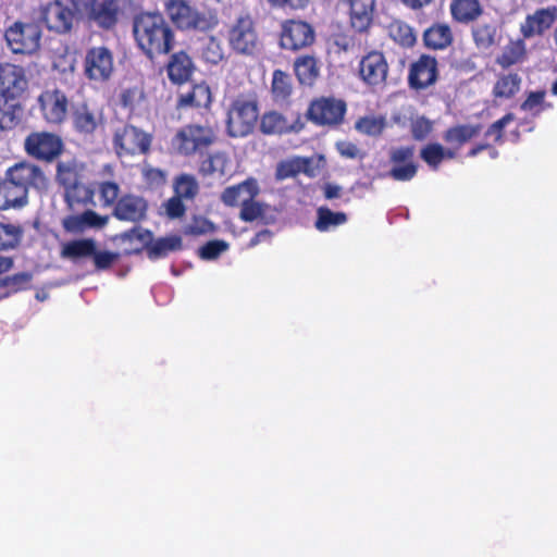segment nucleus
Returning <instances> with one entry per match:
<instances>
[{"instance_id":"obj_27","label":"nucleus","mask_w":557,"mask_h":557,"mask_svg":"<svg viewBox=\"0 0 557 557\" xmlns=\"http://www.w3.org/2000/svg\"><path fill=\"white\" fill-rule=\"evenodd\" d=\"M350 8V23L358 32L368 29L372 22L374 0H344Z\"/></svg>"},{"instance_id":"obj_13","label":"nucleus","mask_w":557,"mask_h":557,"mask_svg":"<svg viewBox=\"0 0 557 557\" xmlns=\"http://www.w3.org/2000/svg\"><path fill=\"white\" fill-rule=\"evenodd\" d=\"M62 140L59 136L38 132L27 136L25 149L28 154L42 160H52L62 151Z\"/></svg>"},{"instance_id":"obj_60","label":"nucleus","mask_w":557,"mask_h":557,"mask_svg":"<svg viewBox=\"0 0 557 557\" xmlns=\"http://www.w3.org/2000/svg\"><path fill=\"white\" fill-rule=\"evenodd\" d=\"M165 212L170 218H178L184 214L185 207L182 203V198L176 196L172 197L165 203Z\"/></svg>"},{"instance_id":"obj_47","label":"nucleus","mask_w":557,"mask_h":557,"mask_svg":"<svg viewBox=\"0 0 557 557\" xmlns=\"http://www.w3.org/2000/svg\"><path fill=\"white\" fill-rule=\"evenodd\" d=\"M174 191L178 198L191 199L198 193V184L194 176L183 174L175 180Z\"/></svg>"},{"instance_id":"obj_45","label":"nucleus","mask_w":557,"mask_h":557,"mask_svg":"<svg viewBox=\"0 0 557 557\" xmlns=\"http://www.w3.org/2000/svg\"><path fill=\"white\" fill-rule=\"evenodd\" d=\"M389 36L403 46H411L416 41L413 32L409 25L401 21H394L388 26Z\"/></svg>"},{"instance_id":"obj_39","label":"nucleus","mask_w":557,"mask_h":557,"mask_svg":"<svg viewBox=\"0 0 557 557\" xmlns=\"http://www.w3.org/2000/svg\"><path fill=\"white\" fill-rule=\"evenodd\" d=\"M182 248V238L177 235H170L157 239L149 247V255L153 258L164 257L169 252L180 250Z\"/></svg>"},{"instance_id":"obj_17","label":"nucleus","mask_w":557,"mask_h":557,"mask_svg":"<svg viewBox=\"0 0 557 557\" xmlns=\"http://www.w3.org/2000/svg\"><path fill=\"white\" fill-rule=\"evenodd\" d=\"M72 120L76 131L91 134L103 124L104 116L100 107L85 101L74 107Z\"/></svg>"},{"instance_id":"obj_11","label":"nucleus","mask_w":557,"mask_h":557,"mask_svg":"<svg viewBox=\"0 0 557 557\" xmlns=\"http://www.w3.org/2000/svg\"><path fill=\"white\" fill-rule=\"evenodd\" d=\"M40 17L48 29L63 34L73 26L74 11L62 0H53L40 7Z\"/></svg>"},{"instance_id":"obj_29","label":"nucleus","mask_w":557,"mask_h":557,"mask_svg":"<svg viewBox=\"0 0 557 557\" xmlns=\"http://www.w3.org/2000/svg\"><path fill=\"white\" fill-rule=\"evenodd\" d=\"M521 86V77L516 73L499 75L493 86V97L499 100L512 98Z\"/></svg>"},{"instance_id":"obj_51","label":"nucleus","mask_w":557,"mask_h":557,"mask_svg":"<svg viewBox=\"0 0 557 557\" xmlns=\"http://www.w3.org/2000/svg\"><path fill=\"white\" fill-rule=\"evenodd\" d=\"M265 206L255 199L242 206L240 219L247 222L255 221L263 215Z\"/></svg>"},{"instance_id":"obj_49","label":"nucleus","mask_w":557,"mask_h":557,"mask_svg":"<svg viewBox=\"0 0 557 557\" xmlns=\"http://www.w3.org/2000/svg\"><path fill=\"white\" fill-rule=\"evenodd\" d=\"M228 247V244L224 240H211L199 248V257L202 260H214L225 252Z\"/></svg>"},{"instance_id":"obj_32","label":"nucleus","mask_w":557,"mask_h":557,"mask_svg":"<svg viewBox=\"0 0 557 557\" xmlns=\"http://www.w3.org/2000/svg\"><path fill=\"white\" fill-rule=\"evenodd\" d=\"M423 161L432 169H437L442 161L453 159L456 157V151L445 149L440 144H429L420 152Z\"/></svg>"},{"instance_id":"obj_55","label":"nucleus","mask_w":557,"mask_h":557,"mask_svg":"<svg viewBox=\"0 0 557 557\" xmlns=\"http://www.w3.org/2000/svg\"><path fill=\"white\" fill-rule=\"evenodd\" d=\"M58 181L64 186L65 191L78 183L75 170L67 164L58 165Z\"/></svg>"},{"instance_id":"obj_21","label":"nucleus","mask_w":557,"mask_h":557,"mask_svg":"<svg viewBox=\"0 0 557 557\" xmlns=\"http://www.w3.org/2000/svg\"><path fill=\"white\" fill-rule=\"evenodd\" d=\"M436 75V60L429 55H422L414 63H412L409 74V82L414 88H425L435 82Z\"/></svg>"},{"instance_id":"obj_4","label":"nucleus","mask_w":557,"mask_h":557,"mask_svg":"<svg viewBox=\"0 0 557 557\" xmlns=\"http://www.w3.org/2000/svg\"><path fill=\"white\" fill-rule=\"evenodd\" d=\"M258 119V107L252 100L235 99L227 111V132L233 137H244L250 134Z\"/></svg>"},{"instance_id":"obj_44","label":"nucleus","mask_w":557,"mask_h":557,"mask_svg":"<svg viewBox=\"0 0 557 557\" xmlns=\"http://www.w3.org/2000/svg\"><path fill=\"white\" fill-rule=\"evenodd\" d=\"M22 233L18 225L0 223V250L16 247L22 238Z\"/></svg>"},{"instance_id":"obj_61","label":"nucleus","mask_w":557,"mask_h":557,"mask_svg":"<svg viewBox=\"0 0 557 557\" xmlns=\"http://www.w3.org/2000/svg\"><path fill=\"white\" fill-rule=\"evenodd\" d=\"M431 122L424 117H419L412 123V134L417 139L424 138L431 132Z\"/></svg>"},{"instance_id":"obj_7","label":"nucleus","mask_w":557,"mask_h":557,"mask_svg":"<svg viewBox=\"0 0 557 557\" xmlns=\"http://www.w3.org/2000/svg\"><path fill=\"white\" fill-rule=\"evenodd\" d=\"M84 74L95 83L109 81L114 72V58L107 47L98 46L89 48L84 58Z\"/></svg>"},{"instance_id":"obj_2","label":"nucleus","mask_w":557,"mask_h":557,"mask_svg":"<svg viewBox=\"0 0 557 557\" xmlns=\"http://www.w3.org/2000/svg\"><path fill=\"white\" fill-rule=\"evenodd\" d=\"M166 12L176 27L184 30L209 32L219 23L215 14L200 12L183 1H170Z\"/></svg>"},{"instance_id":"obj_34","label":"nucleus","mask_w":557,"mask_h":557,"mask_svg":"<svg viewBox=\"0 0 557 557\" xmlns=\"http://www.w3.org/2000/svg\"><path fill=\"white\" fill-rule=\"evenodd\" d=\"M424 41L428 47L443 49L451 41V33L448 26L438 24L430 27L424 33Z\"/></svg>"},{"instance_id":"obj_53","label":"nucleus","mask_w":557,"mask_h":557,"mask_svg":"<svg viewBox=\"0 0 557 557\" xmlns=\"http://www.w3.org/2000/svg\"><path fill=\"white\" fill-rule=\"evenodd\" d=\"M417 173V165L409 161L406 163L395 164L389 172V175L396 181H409Z\"/></svg>"},{"instance_id":"obj_5","label":"nucleus","mask_w":557,"mask_h":557,"mask_svg":"<svg viewBox=\"0 0 557 557\" xmlns=\"http://www.w3.org/2000/svg\"><path fill=\"white\" fill-rule=\"evenodd\" d=\"M5 40L12 52L33 54L40 47L41 29L35 23L15 22L5 30Z\"/></svg>"},{"instance_id":"obj_42","label":"nucleus","mask_w":557,"mask_h":557,"mask_svg":"<svg viewBox=\"0 0 557 557\" xmlns=\"http://www.w3.org/2000/svg\"><path fill=\"white\" fill-rule=\"evenodd\" d=\"M347 218L343 212H333L330 209L320 208L318 210L315 227L321 232H325L331 227L344 224Z\"/></svg>"},{"instance_id":"obj_10","label":"nucleus","mask_w":557,"mask_h":557,"mask_svg":"<svg viewBox=\"0 0 557 557\" xmlns=\"http://www.w3.org/2000/svg\"><path fill=\"white\" fill-rule=\"evenodd\" d=\"M42 117L50 124H61L69 111L66 95L59 88H47L38 96Z\"/></svg>"},{"instance_id":"obj_33","label":"nucleus","mask_w":557,"mask_h":557,"mask_svg":"<svg viewBox=\"0 0 557 557\" xmlns=\"http://www.w3.org/2000/svg\"><path fill=\"white\" fill-rule=\"evenodd\" d=\"M95 249V240L90 238L76 239L62 246V256L70 259H78L91 256Z\"/></svg>"},{"instance_id":"obj_19","label":"nucleus","mask_w":557,"mask_h":557,"mask_svg":"<svg viewBox=\"0 0 557 557\" xmlns=\"http://www.w3.org/2000/svg\"><path fill=\"white\" fill-rule=\"evenodd\" d=\"M27 82L20 67L7 65L0 70V94L8 100H14L26 89Z\"/></svg>"},{"instance_id":"obj_50","label":"nucleus","mask_w":557,"mask_h":557,"mask_svg":"<svg viewBox=\"0 0 557 557\" xmlns=\"http://www.w3.org/2000/svg\"><path fill=\"white\" fill-rule=\"evenodd\" d=\"M215 231L214 224L202 216H195L185 227V233L190 235H205Z\"/></svg>"},{"instance_id":"obj_37","label":"nucleus","mask_w":557,"mask_h":557,"mask_svg":"<svg viewBox=\"0 0 557 557\" xmlns=\"http://www.w3.org/2000/svg\"><path fill=\"white\" fill-rule=\"evenodd\" d=\"M293 85L287 73L275 70L272 74L271 92L275 100H285L292 94Z\"/></svg>"},{"instance_id":"obj_54","label":"nucleus","mask_w":557,"mask_h":557,"mask_svg":"<svg viewBox=\"0 0 557 557\" xmlns=\"http://www.w3.org/2000/svg\"><path fill=\"white\" fill-rule=\"evenodd\" d=\"M30 281V275L27 273H18L5 278L0 280V286H4L9 288V292L4 295H9L10 293L17 292L24 285H26Z\"/></svg>"},{"instance_id":"obj_35","label":"nucleus","mask_w":557,"mask_h":557,"mask_svg":"<svg viewBox=\"0 0 557 557\" xmlns=\"http://www.w3.org/2000/svg\"><path fill=\"white\" fill-rule=\"evenodd\" d=\"M525 55V44L518 39L515 41H510L502 51L500 55L497 58V62L499 65L504 67H508L516 63H519L523 60Z\"/></svg>"},{"instance_id":"obj_59","label":"nucleus","mask_w":557,"mask_h":557,"mask_svg":"<svg viewBox=\"0 0 557 557\" xmlns=\"http://www.w3.org/2000/svg\"><path fill=\"white\" fill-rule=\"evenodd\" d=\"M98 269L109 268L116 259L117 253L110 251H96L91 255Z\"/></svg>"},{"instance_id":"obj_22","label":"nucleus","mask_w":557,"mask_h":557,"mask_svg":"<svg viewBox=\"0 0 557 557\" xmlns=\"http://www.w3.org/2000/svg\"><path fill=\"white\" fill-rule=\"evenodd\" d=\"M304 123L300 119H296L293 123H289L286 117L276 112H265L260 119V129L263 134H283V133H298L302 129Z\"/></svg>"},{"instance_id":"obj_40","label":"nucleus","mask_w":557,"mask_h":557,"mask_svg":"<svg viewBox=\"0 0 557 557\" xmlns=\"http://www.w3.org/2000/svg\"><path fill=\"white\" fill-rule=\"evenodd\" d=\"M386 121L382 115L369 114L356 122V129L364 135L377 136L385 128Z\"/></svg>"},{"instance_id":"obj_30","label":"nucleus","mask_w":557,"mask_h":557,"mask_svg":"<svg viewBox=\"0 0 557 557\" xmlns=\"http://www.w3.org/2000/svg\"><path fill=\"white\" fill-rule=\"evenodd\" d=\"M450 12L456 21L467 23L479 17L482 8L478 0H453Z\"/></svg>"},{"instance_id":"obj_3","label":"nucleus","mask_w":557,"mask_h":557,"mask_svg":"<svg viewBox=\"0 0 557 557\" xmlns=\"http://www.w3.org/2000/svg\"><path fill=\"white\" fill-rule=\"evenodd\" d=\"M113 149L121 160L138 154H146L150 150L152 135L133 125H124L113 134Z\"/></svg>"},{"instance_id":"obj_56","label":"nucleus","mask_w":557,"mask_h":557,"mask_svg":"<svg viewBox=\"0 0 557 557\" xmlns=\"http://www.w3.org/2000/svg\"><path fill=\"white\" fill-rule=\"evenodd\" d=\"M9 191L8 187H2V185L0 186V210L23 207V190H20V193H16L15 197H10L8 200L5 195Z\"/></svg>"},{"instance_id":"obj_43","label":"nucleus","mask_w":557,"mask_h":557,"mask_svg":"<svg viewBox=\"0 0 557 557\" xmlns=\"http://www.w3.org/2000/svg\"><path fill=\"white\" fill-rule=\"evenodd\" d=\"M201 58L211 64L220 63L224 58V50L221 45V41L213 36H210L205 39V42L201 47Z\"/></svg>"},{"instance_id":"obj_64","label":"nucleus","mask_w":557,"mask_h":557,"mask_svg":"<svg viewBox=\"0 0 557 557\" xmlns=\"http://www.w3.org/2000/svg\"><path fill=\"white\" fill-rule=\"evenodd\" d=\"M338 152L346 158L355 159L359 157V150L356 145L349 141H341L336 144Z\"/></svg>"},{"instance_id":"obj_20","label":"nucleus","mask_w":557,"mask_h":557,"mask_svg":"<svg viewBox=\"0 0 557 557\" xmlns=\"http://www.w3.org/2000/svg\"><path fill=\"white\" fill-rule=\"evenodd\" d=\"M260 188L257 180L250 177L240 184L227 187L221 196L222 201L230 207L244 206L255 199Z\"/></svg>"},{"instance_id":"obj_1","label":"nucleus","mask_w":557,"mask_h":557,"mask_svg":"<svg viewBox=\"0 0 557 557\" xmlns=\"http://www.w3.org/2000/svg\"><path fill=\"white\" fill-rule=\"evenodd\" d=\"M134 35L138 46L150 57L168 52L173 35L163 16L158 13H143L134 23Z\"/></svg>"},{"instance_id":"obj_26","label":"nucleus","mask_w":557,"mask_h":557,"mask_svg":"<svg viewBox=\"0 0 557 557\" xmlns=\"http://www.w3.org/2000/svg\"><path fill=\"white\" fill-rule=\"evenodd\" d=\"M107 222L108 216H101L88 210L82 214L65 218L62 224L67 232L82 233L88 228H101Z\"/></svg>"},{"instance_id":"obj_31","label":"nucleus","mask_w":557,"mask_h":557,"mask_svg":"<svg viewBox=\"0 0 557 557\" xmlns=\"http://www.w3.org/2000/svg\"><path fill=\"white\" fill-rule=\"evenodd\" d=\"M201 171L208 175L223 177L231 173L232 163L224 153H214L202 162Z\"/></svg>"},{"instance_id":"obj_62","label":"nucleus","mask_w":557,"mask_h":557,"mask_svg":"<svg viewBox=\"0 0 557 557\" xmlns=\"http://www.w3.org/2000/svg\"><path fill=\"white\" fill-rule=\"evenodd\" d=\"M513 121L512 114H506L500 120L496 121L487 131V136H493L495 140H499L502 138L503 128Z\"/></svg>"},{"instance_id":"obj_9","label":"nucleus","mask_w":557,"mask_h":557,"mask_svg":"<svg viewBox=\"0 0 557 557\" xmlns=\"http://www.w3.org/2000/svg\"><path fill=\"white\" fill-rule=\"evenodd\" d=\"M8 177L17 186L16 193L23 190V203L27 202V190L34 187L42 190L47 187V177L44 172L35 164L18 163L8 171Z\"/></svg>"},{"instance_id":"obj_48","label":"nucleus","mask_w":557,"mask_h":557,"mask_svg":"<svg viewBox=\"0 0 557 557\" xmlns=\"http://www.w3.org/2000/svg\"><path fill=\"white\" fill-rule=\"evenodd\" d=\"M92 190L81 183L74 184L65 191V199L72 207L74 203H87L92 200Z\"/></svg>"},{"instance_id":"obj_15","label":"nucleus","mask_w":557,"mask_h":557,"mask_svg":"<svg viewBox=\"0 0 557 557\" xmlns=\"http://www.w3.org/2000/svg\"><path fill=\"white\" fill-rule=\"evenodd\" d=\"M313 40L314 32L306 22L288 21L282 26L281 46L284 49H301L311 45Z\"/></svg>"},{"instance_id":"obj_25","label":"nucleus","mask_w":557,"mask_h":557,"mask_svg":"<svg viewBox=\"0 0 557 557\" xmlns=\"http://www.w3.org/2000/svg\"><path fill=\"white\" fill-rule=\"evenodd\" d=\"M321 64L314 55L302 54L294 61V72L299 84L313 86L320 76Z\"/></svg>"},{"instance_id":"obj_6","label":"nucleus","mask_w":557,"mask_h":557,"mask_svg":"<svg viewBox=\"0 0 557 557\" xmlns=\"http://www.w3.org/2000/svg\"><path fill=\"white\" fill-rule=\"evenodd\" d=\"M214 139L211 128L199 125H187L176 132L171 140V148L180 154H193L209 146Z\"/></svg>"},{"instance_id":"obj_14","label":"nucleus","mask_w":557,"mask_h":557,"mask_svg":"<svg viewBox=\"0 0 557 557\" xmlns=\"http://www.w3.org/2000/svg\"><path fill=\"white\" fill-rule=\"evenodd\" d=\"M388 64L382 52L371 51L359 62V76L369 86H382L387 77Z\"/></svg>"},{"instance_id":"obj_24","label":"nucleus","mask_w":557,"mask_h":557,"mask_svg":"<svg viewBox=\"0 0 557 557\" xmlns=\"http://www.w3.org/2000/svg\"><path fill=\"white\" fill-rule=\"evenodd\" d=\"M212 102V91L206 82H200L193 87L178 95V108H209Z\"/></svg>"},{"instance_id":"obj_38","label":"nucleus","mask_w":557,"mask_h":557,"mask_svg":"<svg viewBox=\"0 0 557 557\" xmlns=\"http://www.w3.org/2000/svg\"><path fill=\"white\" fill-rule=\"evenodd\" d=\"M481 132L479 125H460L448 129L444 136L449 144H456L458 147L475 137Z\"/></svg>"},{"instance_id":"obj_52","label":"nucleus","mask_w":557,"mask_h":557,"mask_svg":"<svg viewBox=\"0 0 557 557\" xmlns=\"http://www.w3.org/2000/svg\"><path fill=\"white\" fill-rule=\"evenodd\" d=\"M475 42L482 47L487 48L495 44L496 29L490 25H482L474 30Z\"/></svg>"},{"instance_id":"obj_41","label":"nucleus","mask_w":557,"mask_h":557,"mask_svg":"<svg viewBox=\"0 0 557 557\" xmlns=\"http://www.w3.org/2000/svg\"><path fill=\"white\" fill-rule=\"evenodd\" d=\"M22 107L17 103H11L5 100L4 104L0 107V128L11 129L16 126L22 117Z\"/></svg>"},{"instance_id":"obj_36","label":"nucleus","mask_w":557,"mask_h":557,"mask_svg":"<svg viewBox=\"0 0 557 557\" xmlns=\"http://www.w3.org/2000/svg\"><path fill=\"white\" fill-rule=\"evenodd\" d=\"M309 160L301 157H294L277 164L275 176L277 180L293 177L300 172H306Z\"/></svg>"},{"instance_id":"obj_16","label":"nucleus","mask_w":557,"mask_h":557,"mask_svg":"<svg viewBox=\"0 0 557 557\" xmlns=\"http://www.w3.org/2000/svg\"><path fill=\"white\" fill-rule=\"evenodd\" d=\"M87 18L102 28H112L120 14V0H90L85 4Z\"/></svg>"},{"instance_id":"obj_28","label":"nucleus","mask_w":557,"mask_h":557,"mask_svg":"<svg viewBox=\"0 0 557 557\" xmlns=\"http://www.w3.org/2000/svg\"><path fill=\"white\" fill-rule=\"evenodd\" d=\"M146 210L147 203L143 198L128 195L120 199L115 207L114 214L120 220L135 222L145 216Z\"/></svg>"},{"instance_id":"obj_8","label":"nucleus","mask_w":557,"mask_h":557,"mask_svg":"<svg viewBox=\"0 0 557 557\" xmlns=\"http://www.w3.org/2000/svg\"><path fill=\"white\" fill-rule=\"evenodd\" d=\"M227 41L236 53L251 55L259 47L253 22L249 16H240L231 24Z\"/></svg>"},{"instance_id":"obj_58","label":"nucleus","mask_w":557,"mask_h":557,"mask_svg":"<svg viewBox=\"0 0 557 557\" xmlns=\"http://www.w3.org/2000/svg\"><path fill=\"white\" fill-rule=\"evenodd\" d=\"M119 195V186L115 183L107 182L100 186V196L104 205H112Z\"/></svg>"},{"instance_id":"obj_46","label":"nucleus","mask_w":557,"mask_h":557,"mask_svg":"<svg viewBox=\"0 0 557 557\" xmlns=\"http://www.w3.org/2000/svg\"><path fill=\"white\" fill-rule=\"evenodd\" d=\"M545 96L546 92L544 90L529 92L521 104V110L533 116L541 114L546 108L550 107L545 103Z\"/></svg>"},{"instance_id":"obj_12","label":"nucleus","mask_w":557,"mask_h":557,"mask_svg":"<svg viewBox=\"0 0 557 557\" xmlns=\"http://www.w3.org/2000/svg\"><path fill=\"white\" fill-rule=\"evenodd\" d=\"M346 106L342 100L321 98L311 102L308 117L319 125H335L345 114Z\"/></svg>"},{"instance_id":"obj_57","label":"nucleus","mask_w":557,"mask_h":557,"mask_svg":"<svg viewBox=\"0 0 557 557\" xmlns=\"http://www.w3.org/2000/svg\"><path fill=\"white\" fill-rule=\"evenodd\" d=\"M143 175L147 183L150 185H161L165 182V173L160 169L151 168L150 165H145L143 168Z\"/></svg>"},{"instance_id":"obj_23","label":"nucleus","mask_w":557,"mask_h":557,"mask_svg":"<svg viewBox=\"0 0 557 557\" xmlns=\"http://www.w3.org/2000/svg\"><path fill=\"white\" fill-rule=\"evenodd\" d=\"M195 71V64L186 52L174 53L166 65L169 79L176 85L189 81Z\"/></svg>"},{"instance_id":"obj_63","label":"nucleus","mask_w":557,"mask_h":557,"mask_svg":"<svg viewBox=\"0 0 557 557\" xmlns=\"http://www.w3.org/2000/svg\"><path fill=\"white\" fill-rule=\"evenodd\" d=\"M413 152L414 150L411 147L397 148L392 151L391 159L395 164L406 163L410 161Z\"/></svg>"},{"instance_id":"obj_18","label":"nucleus","mask_w":557,"mask_h":557,"mask_svg":"<svg viewBox=\"0 0 557 557\" xmlns=\"http://www.w3.org/2000/svg\"><path fill=\"white\" fill-rule=\"evenodd\" d=\"M557 20V8L539 9L529 14L520 26V32L525 38L542 35L549 29Z\"/></svg>"}]
</instances>
